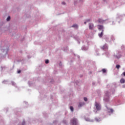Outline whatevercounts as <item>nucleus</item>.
<instances>
[{
    "instance_id": "423d86ee",
    "label": "nucleus",
    "mask_w": 125,
    "mask_h": 125,
    "mask_svg": "<svg viewBox=\"0 0 125 125\" xmlns=\"http://www.w3.org/2000/svg\"><path fill=\"white\" fill-rule=\"evenodd\" d=\"M104 32V30H102V32L100 34H99V36L100 38H102L103 37V33Z\"/></svg>"
},
{
    "instance_id": "20e7f679",
    "label": "nucleus",
    "mask_w": 125,
    "mask_h": 125,
    "mask_svg": "<svg viewBox=\"0 0 125 125\" xmlns=\"http://www.w3.org/2000/svg\"><path fill=\"white\" fill-rule=\"evenodd\" d=\"M105 21H106V20H103L102 19H99L98 20V23H100V24H103Z\"/></svg>"
},
{
    "instance_id": "ddd939ff",
    "label": "nucleus",
    "mask_w": 125,
    "mask_h": 125,
    "mask_svg": "<svg viewBox=\"0 0 125 125\" xmlns=\"http://www.w3.org/2000/svg\"><path fill=\"white\" fill-rule=\"evenodd\" d=\"M10 20V16H8L7 18V21H9Z\"/></svg>"
},
{
    "instance_id": "9b49d317",
    "label": "nucleus",
    "mask_w": 125,
    "mask_h": 125,
    "mask_svg": "<svg viewBox=\"0 0 125 125\" xmlns=\"http://www.w3.org/2000/svg\"><path fill=\"white\" fill-rule=\"evenodd\" d=\"M70 109L71 110V112L74 111V108L73 107V106H70Z\"/></svg>"
},
{
    "instance_id": "6e6552de",
    "label": "nucleus",
    "mask_w": 125,
    "mask_h": 125,
    "mask_svg": "<svg viewBox=\"0 0 125 125\" xmlns=\"http://www.w3.org/2000/svg\"><path fill=\"white\" fill-rule=\"evenodd\" d=\"M102 48L103 49H108V46L105 44L103 46Z\"/></svg>"
},
{
    "instance_id": "f257e3e1",
    "label": "nucleus",
    "mask_w": 125,
    "mask_h": 125,
    "mask_svg": "<svg viewBox=\"0 0 125 125\" xmlns=\"http://www.w3.org/2000/svg\"><path fill=\"white\" fill-rule=\"evenodd\" d=\"M70 123L72 125H78V120L74 118L71 120Z\"/></svg>"
},
{
    "instance_id": "f03ea898",
    "label": "nucleus",
    "mask_w": 125,
    "mask_h": 125,
    "mask_svg": "<svg viewBox=\"0 0 125 125\" xmlns=\"http://www.w3.org/2000/svg\"><path fill=\"white\" fill-rule=\"evenodd\" d=\"M95 106L96 107V110L97 111H100V110H101V105L100 104H99V103L96 102Z\"/></svg>"
},
{
    "instance_id": "412c9836",
    "label": "nucleus",
    "mask_w": 125,
    "mask_h": 125,
    "mask_svg": "<svg viewBox=\"0 0 125 125\" xmlns=\"http://www.w3.org/2000/svg\"><path fill=\"white\" fill-rule=\"evenodd\" d=\"M104 100H105V101H108V100L105 99V98L104 99Z\"/></svg>"
},
{
    "instance_id": "7ed1b4c3",
    "label": "nucleus",
    "mask_w": 125,
    "mask_h": 125,
    "mask_svg": "<svg viewBox=\"0 0 125 125\" xmlns=\"http://www.w3.org/2000/svg\"><path fill=\"white\" fill-rule=\"evenodd\" d=\"M94 28V24L93 23H89V29L90 30H92Z\"/></svg>"
},
{
    "instance_id": "f8f14e48",
    "label": "nucleus",
    "mask_w": 125,
    "mask_h": 125,
    "mask_svg": "<svg viewBox=\"0 0 125 125\" xmlns=\"http://www.w3.org/2000/svg\"><path fill=\"white\" fill-rule=\"evenodd\" d=\"M121 67V66L120 65H119V64H117V65H116V68H117V69H120V67Z\"/></svg>"
},
{
    "instance_id": "b1692460",
    "label": "nucleus",
    "mask_w": 125,
    "mask_h": 125,
    "mask_svg": "<svg viewBox=\"0 0 125 125\" xmlns=\"http://www.w3.org/2000/svg\"><path fill=\"white\" fill-rule=\"evenodd\" d=\"M88 21H90V20H88Z\"/></svg>"
},
{
    "instance_id": "f3484780",
    "label": "nucleus",
    "mask_w": 125,
    "mask_h": 125,
    "mask_svg": "<svg viewBox=\"0 0 125 125\" xmlns=\"http://www.w3.org/2000/svg\"><path fill=\"white\" fill-rule=\"evenodd\" d=\"M83 99H84V101H85V102L87 101V98H86V97H84Z\"/></svg>"
},
{
    "instance_id": "2eb2a0df",
    "label": "nucleus",
    "mask_w": 125,
    "mask_h": 125,
    "mask_svg": "<svg viewBox=\"0 0 125 125\" xmlns=\"http://www.w3.org/2000/svg\"><path fill=\"white\" fill-rule=\"evenodd\" d=\"M102 71L103 73H106V69H103Z\"/></svg>"
},
{
    "instance_id": "dca6fc26",
    "label": "nucleus",
    "mask_w": 125,
    "mask_h": 125,
    "mask_svg": "<svg viewBox=\"0 0 125 125\" xmlns=\"http://www.w3.org/2000/svg\"><path fill=\"white\" fill-rule=\"evenodd\" d=\"M49 62V61H48V60H47L45 61V63L46 64H48Z\"/></svg>"
},
{
    "instance_id": "9d476101",
    "label": "nucleus",
    "mask_w": 125,
    "mask_h": 125,
    "mask_svg": "<svg viewBox=\"0 0 125 125\" xmlns=\"http://www.w3.org/2000/svg\"><path fill=\"white\" fill-rule=\"evenodd\" d=\"M72 27L73 28H76V29H77L78 28V25L77 24H74L72 26Z\"/></svg>"
},
{
    "instance_id": "0eeeda50",
    "label": "nucleus",
    "mask_w": 125,
    "mask_h": 125,
    "mask_svg": "<svg viewBox=\"0 0 125 125\" xmlns=\"http://www.w3.org/2000/svg\"><path fill=\"white\" fill-rule=\"evenodd\" d=\"M84 105V102H81L79 103V104L78 105V107H82V106H83Z\"/></svg>"
},
{
    "instance_id": "5701e85b",
    "label": "nucleus",
    "mask_w": 125,
    "mask_h": 125,
    "mask_svg": "<svg viewBox=\"0 0 125 125\" xmlns=\"http://www.w3.org/2000/svg\"><path fill=\"white\" fill-rule=\"evenodd\" d=\"M22 124H25V122H23L22 123Z\"/></svg>"
},
{
    "instance_id": "aec40b11",
    "label": "nucleus",
    "mask_w": 125,
    "mask_h": 125,
    "mask_svg": "<svg viewBox=\"0 0 125 125\" xmlns=\"http://www.w3.org/2000/svg\"><path fill=\"white\" fill-rule=\"evenodd\" d=\"M123 74L124 76L125 77V72H123Z\"/></svg>"
},
{
    "instance_id": "39448f33",
    "label": "nucleus",
    "mask_w": 125,
    "mask_h": 125,
    "mask_svg": "<svg viewBox=\"0 0 125 125\" xmlns=\"http://www.w3.org/2000/svg\"><path fill=\"white\" fill-rule=\"evenodd\" d=\"M97 28L99 30H104L103 29H104V27L103 26V25H98L97 26Z\"/></svg>"
},
{
    "instance_id": "4468645a",
    "label": "nucleus",
    "mask_w": 125,
    "mask_h": 125,
    "mask_svg": "<svg viewBox=\"0 0 125 125\" xmlns=\"http://www.w3.org/2000/svg\"><path fill=\"white\" fill-rule=\"evenodd\" d=\"M110 113H113V112H114V110L112 109H109V111Z\"/></svg>"
},
{
    "instance_id": "1a4fd4ad",
    "label": "nucleus",
    "mask_w": 125,
    "mask_h": 125,
    "mask_svg": "<svg viewBox=\"0 0 125 125\" xmlns=\"http://www.w3.org/2000/svg\"><path fill=\"white\" fill-rule=\"evenodd\" d=\"M125 80L124 79V78H122L120 80V83H125Z\"/></svg>"
},
{
    "instance_id": "4be33fe9",
    "label": "nucleus",
    "mask_w": 125,
    "mask_h": 125,
    "mask_svg": "<svg viewBox=\"0 0 125 125\" xmlns=\"http://www.w3.org/2000/svg\"><path fill=\"white\" fill-rule=\"evenodd\" d=\"M84 23V24H86V21H85Z\"/></svg>"
},
{
    "instance_id": "6ab92c4d",
    "label": "nucleus",
    "mask_w": 125,
    "mask_h": 125,
    "mask_svg": "<svg viewBox=\"0 0 125 125\" xmlns=\"http://www.w3.org/2000/svg\"><path fill=\"white\" fill-rule=\"evenodd\" d=\"M20 73H21V70L18 71V74H20Z\"/></svg>"
},
{
    "instance_id": "a211bd4d",
    "label": "nucleus",
    "mask_w": 125,
    "mask_h": 125,
    "mask_svg": "<svg viewBox=\"0 0 125 125\" xmlns=\"http://www.w3.org/2000/svg\"><path fill=\"white\" fill-rule=\"evenodd\" d=\"M62 4L65 5V4H66V3L65 2H62Z\"/></svg>"
}]
</instances>
